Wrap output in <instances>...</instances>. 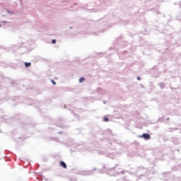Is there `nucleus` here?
<instances>
[{
  "mask_svg": "<svg viewBox=\"0 0 181 181\" xmlns=\"http://www.w3.org/2000/svg\"><path fill=\"white\" fill-rule=\"evenodd\" d=\"M137 80H141V78H139V76H138Z\"/></svg>",
  "mask_w": 181,
  "mask_h": 181,
  "instance_id": "6e6552de",
  "label": "nucleus"
},
{
  "mask_svg": "<svg viewBox=\"0 0 181 181\" xmlns=\"http://www.w3.org/2000/svg\"><path fill=\"white\" fill-rule=\"evenodd\" d=\"M52 83L54 84V86H56V82L54 80H52Z\"/></svg>",
  "mask_w": 181,
  "mask_h": 181,
  "instance_id": "0eeeda50",
  "label": "nucleus"
},
{
  "mask_svg": "<svg viewBox=\"0 0 181 181\" xmlns=\"http://www.w3.org/2000/svg\"><path fill=\"white\" fill-rule=\"evenodd\" d=\"M142 137L144 138V139H146L147 141L148 139H151V135H149V134H143Z\"/></svg>",
  "mask_w": 181,
  "mask_h": 181,
  "instance_id": "f257e3e1",
  "label": "nucleus"
},
{
  "mask_svg": "<svg viewBox=\"0 0 181 181\" xmlns=\"http://www.w3.org/2000/svg\"><path fill=\"white\" fill-rule=\"evenodd\" d=\"M84 81H86V78H84L83 77H81L79 79V83H84Z\"/></svg>",
  "mask_w": 181,
  "mask_h": 181,
  "instance_id": "7ed1b4c3",
  "label": "nucleus"
},
{
  "mask_svg": "<svg viewBox=\"0 0 181 181\" xmlns=\"http://www.w3.org/2000/svg\"><path fill=\"white\" fill-rule=\"evenodd\" d=\"M59 165L62 166V168H64V169H67V165L66 163H64V161H61Z\"/></svg>",
  "mask_w": 181,
  "mask_h": 181,
  "instance_id": "f03ea898",
  "label": "nucleus"
},
{
  "mask_svg": "<svg viewBox=\"0 0 181 181\" xmlns=\"http://www.w3.org/2000/svg\"><path fill=\"white\" fill-rule=\"evenodd\" d=\"M2 25L0 24V28L1 27Z\"/></svg>",
  "mask_w": 181,
  "mask_h": 181,
  "instance_id": "9d476101",
  "label": "nucleus"
},
{
  "mask_svg": "<svg viewBox=\"0 0 181 181\" xmlns=\"http://www.w3.org/2000/svg\"><path fill=\"white\" fill-rule=\"evenodd\" d=\"M104 121H105V122H108V121H110V119H108V117H104Z\"/></svg>",
  "mask_w": 181,
  "mask_h": 181,
  "instance_id": "39448f33",
  "label": "nucleus"
},
{
  "mask_svg": "<svg viewBox=\"0 0 181 181\" xmlns=\"http://www.w3.org/2000/svg\"><path fill=\"white\" fill-rule=\"evenodd\" d=\"M52 43L53 45H54V43H56V40H52Z\"/></svg>",
  "mask_w": 181,
  "mask_h": 181,
  "instance_id": "423d86ee",
  "label": "nucleus"
},
{
  "mask_svg": "<svg viewBox=\"0 0 181 181\" xmlns=\"http://www.w3.org/2000/svg\"><path fill=\"white\" fill-rule=\"evenodd\" d=\"M30 65H31L30 62H25V67H29V66H30Z\"/></svg>",
  "mask_w": 181,
  "mask_h": 181,
  "instance_id": "20e7f679",
  "label": "nucleus"
},
{
  "mask_svg": "<svg viewBox=\"0 0 181 181\" xmlns=\"http://www.w3.org/2000/svg\"><path fill=\"white\" fill-rule=\"evenodd\" d=\"M168 121H169V118H167Z\"/></svg>",
  "mask_w": 181,
  "mask_h": 181,
  "instance_id": "1a4fd4ad",
  "label": "nucleus"
}]
</instances>
